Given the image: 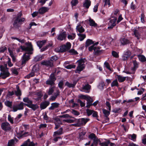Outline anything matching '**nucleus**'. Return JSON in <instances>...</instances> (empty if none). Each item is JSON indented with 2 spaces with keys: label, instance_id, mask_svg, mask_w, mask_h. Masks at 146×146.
<instances>
[{
  "label": "nucleus",
  "instance_id": "f257e3e1",
  "mask_svg": "<svg viewBox=\"0 0 146 146\" xmlns=\"http://www.w3.org/2000/svg\"><path fill=\"white\" fill-rule=\"evenodd\" d=\"M25 44L27 47L24 46H20L21 48L23 50L27 51V52L25 53L23 56L22 64L23 65L25 64L27 61L30 59V54H32V51L33 50L31 43L26 42Z\"/></svg>",
  "mask_w": 146,
  "mask_h": 146
},
{
  "label": "nucleus",
  "instance_id": "f03ea898",
  "mask_svg": "<svg viewBox=\"0 0 146 146\" xmlns=\"http://www.w3.org/2000/svg\"><path fill=\"white\" fill-rule=\"evenodd\" d=\"M0 70L1 72L0 74V78L5 79L9 76L10 74L8 70L6 64L0 65Z\"/></svg>",
  "mask_w": 146,
  "mask_h": 146
},
{
  "label": "nucleus",
  "instance_id": "7ed1b4c3",
  "mask_svg": "<svg viewBox=\"0 0 146 146\" xmlns=\"http://www.w3.org/2000/svg\"><path fill=\"white\" fill-rule=\"evenodd\" d=\"M86 62V60L84 59H80L77 61L78 63V65L75 71L76 73H80V72L83 70L85 67L84 63Z\"/></svg>",
  "mask_w": 146,
  "mask_h": 146
},
{
  "label": "nucleus",
  "instance_id": "20e7f679",
  "mask_svg": "<svg viewBox=\"0 0 146 146\" xmlns=\"http://www.w3.org/2000/svg\"><path fill=\"white\" fill-rule=\"evenodd\" d=\"M89 120V119L87 118H80L77 120L76 123L74 125L77 127L84 125Z\"/></svg>",
  "mask_w": 146,
  "mask_h": 146
},
{
  "label": "nucleus",
  "instance_id": "39448f33",
  "mask_svg": "<svg viewBox=\"0 0 146 146\" xmlns=\"http://www.w3.org/2000/svg\"><path fill=\"white\" fill-rule=\"evenodd\" d=\"M25 103L23 102H21L20 104L18 105H15L13 107V111L14 112H15L18 110H22L23 109V106Z\"/></svg>",
  "mask_w": 146,
  "mask_h": 146
},
{
  "label": "nucleus",
  "instance_id": "423d86ee",
  "mask_svg": "<svg viewBox=\"0 0 146 146\" xmlns=\"http://www.w3.org/2000/svg\"><path fill=\"white\" fill-rule=\"evenodd\" d=\"M1 127L5 131L9 130L11 129V126L10 124L7 122L2 123L1 125Z\"/></svg>",
  "mask_w": 146,
  "mask_h": 146
},
{
  "label": "nucleus",
  "instance_id": "0eeeda50",
  "mask_svg": "<svg viewBox=\"0 0 146 146\" xmlns=\"http://www.w3.org/2000/svg\"><path fill=\"white\" fill-rule=\"evenodd\" d=\"M91 88V86L88 84H87L84 86L80 89V91L82 92H84L86 93H89L90 92Z\"/></svg>",
  "mask_w": 146,
  "mask_h": 146
},
{
  "label": "nucleus",
  "instance_id": "6e6552de",
  "mask_svg": "<svg viewBox=\"0 0 146 146\" xmlns=\"http://www.w3.org/2000/svg\"><path fill=\"white\" fill-rule=\"evenodd\" d=\"M117 20V19L115 18L114 19H111L110 20L108 23V29H112L114 26L116 25V22Z\"/></svg>",
  "mask_w": 146,
  "mask_h": 146
},
{
  "label": "nucleus",
  "instance_id": "1a4fd4ad",
  "mask_svg": "<svg viewBox=\"0 0 146 146\" xmlns=\"http://www.w3.org/2000/svg\"><path fill=\"white\" fill-rule=\"evenodd\" d=\"M66 32H61L58 35L57 39L59 40L62 41L66 39Z\"/></svg>",
  "mask_w": 146,
  "mask_h": 146
},
{
  "label": "nucleus",
  "instance_id": "9d476101",
  "mask_svg": "<svg viewBox=\"0 0 146 146\" xmlns=\"http://www.w3.org/2000/svg\"><path fill=\"white\" fill-rule=\"evenodd\" d=\"M41 64L43 65H44L47 67H52L53 65V62L50 60H44L41 62Z\"/></svg>",
  "mask_w": 146,
  "mask_h": 146
},
{
  "label": "nucleus",
  "instance_id": "9b49d317",
  "mask_svg": "<svg viewBox=\"0 0 146 146\" xmlns=\"http://www.w3.org/2000/svg\"><path fill=\"white\" fill-rule=\"evenodd\" d=\"M35 144L33 142H31L30 139H28L20 146H35Z\"/></svg>",
  "mask_w": 146,
  "mask_h": 146
},
{
  "label": "nucleus",
  "instance_id": "f8f14e48",
  "mask_svg": "<svg viewBox=\"0 0 146 146\" xmlns=\"http://www.w3.org/2000/svg\"><path fill=\"white\" fill-rule=\"evenodd\" d=\"M89 138L93 140L94 144L97 145L98 143V139L94 133L91 134L89 135Z\"/></svg>",
  "mask_w": 146,
  "mask_h": 146
},
{
  "label": "nucleus",
  "instance_id": "ddd939ff",
  "mask_svg": "<svg viewBox=\"0 0 146 146\" xmlns=\"http://www.w3.org/2000/svg\"><path fill=\"white\" fill-rule=\"evenodd\" d=\"M133 35L138 40L141 38V35L139 31L136 29H134L133 31Z\"/></svg>",
  "mask_w": 146,
  "mask_h": 146
},
{
  "label": "nucleus",
  "instance_id": "4468645a",
  "mask_svg": "<svg viewBox=\"0 0 146 146\" xmlns=\"http://www.w3.org/2000/svg\"><path fill=\"white\" fill-rule=\"evenodd\" d=\"M25 105L32 109L34 111H35L38 108V106L37 104H33V103H31L30 104H25Z\"/></svg>",
  "mask_w": 146,
  "mask_h": 146
},
{
  "label": "nucleus",
  "instance_id": "2eb2a0df",
  "mask_svg": "<svg viewBox=\"0 0 146 146\" xmlns=\"http://www.w3.org/2000/svg\"><path fill=\"white\" fill-rule=\"evenodd\" d=\"M29 135L28 132H24L23 131L20 132L17 134V137L20 138L21 137H26Z\"/></svg>",
  "mask_w": 146,
  "mask_h": 146
},
{
  "label": "nucleus",
  "instance_id": "dca6fc26",
  "mask_svg": "<svg viewBox=\"0 0 146 146\" xmlns=\"http://www.w3.org/2000/svg\"><path fill=\"white\" fill-rule=\"evenodd\" d=\"M76 32H78L80 33H82L84 32L85 30L82 26L81 25V23L78 24L76 28Z\"/></svg>",
  "mask_w": 146,
  "mask_h": 146
},
{
  "label": "nucleus",
  "instance_id": "f3484780",
  "mask_svg": "<svg viewBox=\"0 0 146 146\" xmlns=\"http://www.w3.org/2000/svg\"><path fill=\"white\" fill-rule=\"evenodd\" d=\"M65 48V46L64 45H62L59 47L55 48L54 50L55 51L57 52H62L66 51Z\"/></svg>",
  "mask_w": 146,
  "mask_h": 146
},
{
  "label": "nucleus",
  "instance_id": "a211bd4d",
  "mask_svg": "<svg viewBox=\"0 0 146 146\" xmlns=\"http://www.w3.org/2000/svg\"><path fill=\"white\" fill-rule=\"evenodd\" d=\"M76 37V33L74 32H70L67 34V38L70 40L74 39Z\"/></svg>",
  "mask_w": 146,
  "mask_h": 146
},
{
  "label": "nucleus",
  "instance_id": "6ab92c4d",
  "mask_svg": "<svg viewBox=\"0 0 146 146\" xmlns=\"http://www.w3.org/2000/svg\"><path fill=\"white\" fill-rule=\"evenodd\" d=\"M15 94L17 96H20L22 93L21 90L19 89V86L17 85L16 86V90H14Z\"/></svg>",
  "mask_w": 146,
  "mask_h": 146
},
{
  "label": "nucleus",
  "instance_id": "aec40b11",
  "mask_svg": "<svg viewBox=\"0 0 146 146\" xmlns=\"http://www.w3.org/2000/svg\"><path fill=\"white\" fill-rule=\"evenodd\" d=\"M100 144L101 146H113L114 144L113 143H110L109 141L100 143Z\"/></svg>",
  "mask_w": 146,
  "mask_h": 146
},
{
  "label": "nucleus",
  "instance_id": "412c9836",
  "mask_svg": "<svg viewBox=\"0 0 146 146\" xmlns=\"http://www.w3.org/2000/svg\"><path fill=\"white\" fill-rule=\"evenodd\" d=\"M81 97L85 99L86 100L87 103H92L93 102L92 99L90 97L86 95H82L81 96Z\"/></svg>",
  "mask_w": 146,
  "mask_h": 146
},
{
  "label": "nucleus",
  "instance_id": "4be33fe9",
  "mask_svg": "<svg viewBox=\"0 0 146 146\" xmlns=\"http://www.w3.org/2000/svg\"><path fill=\"white\" fill-rule=\"evenodd\" d=\"M50 103L48 101H45V102L41 103L40 104V108L41 109H45L49 105Z\"/></svg>",
  "mask_w": 146,
  "mask_h": 146
},
{
  "label": "nucleus",
  "instance_id": "5701e85b",
  "mask_svg": "<svg viewBox=\"0 0 146 146\" xmlns=\"http://www.w3.org/2000/svg\"><path fill=\"white\" fill-rule=\"evenodd\" d=\"M91 2L90 0H84L83 3L84 7L88 9L91 5Z\"/></svg>",
  "mask_w": 146,
  "mask_h": 146
},
{
  "label": "nucleus",
  "instance_id": "b1692460",
  "mask_svg": "<svg viewBox=\"0 0 146 146\" xmlns=\"http://www.w3.org/2000/svg\"><path fill=\"white\" fill-rule=\"evenodd\" d=\"M49 10L48 7H43L40 8L38 10V13L40 14H43L47 12Z\"/></svg>",
  "mask_w": 146,
  "mask_h": 146
},
{
  "label": "nucleus",
  "instance_id": "393cba45",
  "mask_svg": "<svg viewBox=\"0 0 146 146\" xmlns=\"http://www.w3.org/2000/svg\"><path fill=\"white\" fill-rule=\"evenodd\" d=\"M59 91L58 90H57L56 93L54 94V95L51 97L50 98V100L52 101L54 100L57 98L58 96L59 95Z\"/></svg>",
  "mask_w": 146,
  "mask_h": 146
},
{
  "label": "nucleus",
  "instance_id": "a878e982",
  "mask_svg": "<svg viewBox=\"0 0 146 146\" xmlns=\"http://www.w3.org/2000/svg\"><path fill=\"white\" fill-rule=\"evenodd\" d=\"M116 78L119 82H124L125 80L126 77H123L120 75H117V78Z\"/></svg>",
  "mask_w": 146,
  "mask_h": 146
},
{
  "label": "nucleus",
  "instance_id": "bb28decb",
  "mask_svg": "<svg viewBox=\"0 0 146 146\" xmlns=\"http://www.w3.org/2000/svg\"><path fill=\"white\" fill-rule=\"evenodd\" d=\"M77 83V82L74 81L73 83H71L68 82H66L65 85L69 88H73L74 87Z\"/></svg>",
  "mask_w": 146,
  "mask_h": 146
},
{
  "label": "nucleus",
  "instance_id": "cd10ccee",
  "mask_svg": "<svg viewBox=\"0 0 146 146\" xmlns=\"http://www.w3.org/2000/svg\"><path fill=\"white\" fill-rule=\"evenodd\" d=\"M111 111L107 110L105 109H103L102 110V112L104 114L105 117L108 119L109 118H108V116L110 115V112Z\"/></svg>",
  "mask_w": 146,
  "mask_h": 146
},
{
  "label": "nucleus",
  "instance_id": "c85d7f7f",
  "mask_svg": "<svg viewBox=\"0 0 146 146\" xmlns=\"http://www.w3.org/2000/svg\"><path fill=\"white\" fill-rule=\"evenodd\" d=\"M132 63L133 65V67L132 68V70L135 71L138 68L139 63L137 62L135 60H133Z\"/></svg>",
  "mask_w": 146,
  "mask_h": 146
},
{
  "label": "nucleus",
  "instance_id": "c756f323",
  "mask_svg": "<svg viewBox=\"0 0 146 146\" xmlns=\"http://www.w3.org/2000/svg\"><path fill=\"white\" fill-rule=\"evenodd\" d=\"M59 104L58 103L55 102L52 103L51 104V106L49 108L50 110H53L55 108H58L59 105Z\"/></svg>",
  "mask_w": 146,
  "mask_h": 146
},
{
  "label": "nucleus",
  "instance_id": "7c9ffc66",
  "mask_svg": "<svg viewBox=\"0 0 146 146\" xmlns=\"http://www.w3.org/2000/svg\"><path fill=\"white\" fill-rule=\"evenodd\" d=\"M128 138L131 140L133 141H136V135L135 134H133L132 135L128 134L127 135Z\"/></svg>",
  "mask_w": 146,
  "mask_h": 146
},
{
  "label": "nucleus",
  "instance_id": "2f4dec72",
  "mask_svg": "<svg viewBox=\"0 0 146 146\" xmlns=\"http://www.w3.org/2000/svg\"><path fill=\"white\" fill-rule=\"evenodd\" d=\"M120 42L121 45H125L128 43V40L126 38H123L120 40Z\"/></svg>",
  "mask_w": 146,
  "mask_h": 146
},
{
  "label": "nucleus",
  "instance_id": "473e14b6",
  "mask_svg": "<svg viewBox=\"0 0 146 146\" xmlns=\"http://www.w3.org/2000/svg\"><path fill=\"white\" fill-rule=\"evenodd\" d=\"M46 40H43L41 41H38L37 42V45L40 48L46 43Z\"/></svg>",
  "mask_w": 146,
  "mask_h": 146
},
{
  "label": "nucleus",
  "instance_id": "72a5a7b5",
  "mask_svg": "<svg viewBox=\"0 0 146 146\" xmlns=\"http://www.w3.org/2000/svg\"><path fill=\"white\" fill-rule=\"evenodd\" d=\"M137 57L139 60L142 62H145L146 61V58L143 55L140 54L138 55Z\"/></svg>",
  "mask_w": 146,
  "mask_h": 146
},
{
  "label": "nucleus",
  "instance_id": "f704fd0d",
  "mask_svg": "<svg viewBox=\"0 0 146 146\" xmlns=\"http://www.w3.org/2000/svg\"><path fill=\"white\" fill-rule=\"evenodd\" d=\"M89 25L90 26L94 27H96L97 26V24L96 23L95 21L91 18H90L89 19Z\"/></svg>",
  "mask_w": 146,
  "mask_h": 146
},
{
  "label": "nucleus",
  "instance_id": "c9c22d12",
  "mask_svg": "<svg viewBox=\"0 0 146 146\" xmlns=\"http://www.w3.org/2000/svg\"><path fill=\"white\" fill-rule=\"evenodd\" d=\"M8 50L9 52L10 55L12 58L13 61V62H15L16 60L15 56L13 54V52L9 48L8 49Z\"/></svg>",
  "mask_w": 146,
  "mask_h": 146
},
{
  "label": "nucleus",
  "instance_id": "e433bc0d",
  "mask_svg": "<svg viewBox=\"0 0 146 146\" xmlns=\"http://www.w3.org/2000/svg\"><path fill=\"white\" fill-rule=\"evenodd\" d=\"M20 23L19 22V19L17 17L13 23L14 26L16 28H18L19 27Z\"/></svg>",
  "mask_w": 146,
  "mask_h": 146
},
{
  "label": "nucleus",
  "instance_id": "4c0bfd02",
  "mask_svg": "<svg viewBox=\"0 0 146 146\" xmlns=\"http://www.w3.org/2000/svg\"><path fill=\"white\" fill-rule=\"evenodd\" d=\"M78 35L79 37V39L80 41H82L86 37V35L85 34L79 33L78 34Z\"/></svg>",
  "mask_w": 146,
  "mask_h": 146
},
{
  "label": "nucleus",
  "instance_id": "58836bf2",
  "mask_svg": "<svg viewBox=\"0 0 146 146\" xmlns=\"http://www.w3.org/2000/svg\"><path fill=\"white\" fill-rule=\"evenodd\" d=\"M23 101L24 102L27 103V104H25L24 105H25V104H30L31 103H33L32 101L27 97L24 98Z\"/></svg>",
  "mask_w": 146,
  "mask_h": 146
},
{
  "label": "nucleus",
  "instance_id": "ea45409f",
  "mask_svg": "<svg viewBox=\"0 0 146 146\" xmlns=\"http://www.w3.org/2000/svg\"><path fill=\"white\" fill-rule=\"evenodd\" d=\"M55 125V127L54 128L56 129H57L60 126V124L61 123V121L59 119H58L54 123Z\"/></svg>",
  "mask_w": 146,
  "mask_h": 146
},
{
  "label": "nucleus",
  "instance_id": "a19ab883",
  "mask_svg": "<svg viewBox=\"0 0 146 146\" xmlns=\"http://www.w3.org/2000/svg\"><path fill=\"white\" fill-rule=\"evenodd\" d=\"M15 141L13 139L9 140L8 143V146H14Z\"/></svg>",
  "mask_w": 146,
  "mask_h": 146
},
{
  "label": "nucleus",
  "instance_id": "79ce46f5",
  "mask_svg": "<svg viewBox=\"0 0 146 146\" xmlns=\"http://www.w3.org/2000/svg\"><path fill=\"white\" fill-rule=\"evenodd\" d=\"M118 84L117 80L116 79L115 80H113L111 84V86L113 87L114 86H118Z\"/></svg>",
  "mask_w": 146,
  "mask_h": 146
},
{
  "label": "nucleus",
  "instance_id": "37998d69",
  "mask_svg": "<svg viewBox=\"0 0 146 146\" xmlns=\"http://www.w3.org/2000/svg\"><path fill=\"white\" fill-rule=\"evenodd\" d=\"M76 65L74 64H69L66 65L65 67L68 69H70L72 68H74L76 67Z\"/></svg>",
  "mask_w": 146,
  "mask_h": 146
},
{
  "label": "nucleus",
  "instance_id": "c03bdc74",
  "mask_svg": "<svg viewBox=\"0 0 146 146\" xmlns=\"http://www.w3.org/2000/svg\"><path fill=\"white\" fill-rule=\"evenodd\" d=\"M93 42L91 40L88 39L86 40V46H88L90 45L93 44Z\"/></svg>",
  "mask_w": 146,
  "mask_h": 146
},
{
  "label": "nucleus",
  "instance_id": "a18cd8bd",
  "mask_svg": "<svg viewBox=\"0 0 146 146\" xmlns=\"http://www.w3.org/2000/svg\"><path fill=\"white\" fill-rule=\"evenodd\" d=\"M11 70L13 74L16 75L18 74V72L17 71V69L15 68H11Z\"/></svg>",
  "mask_w": 146,
  "mask_h": 146
},
{
  "label": "nucleus",
  "instance_id": "49530a36",
  "mask_svg": "<svg viewBox=\"0 0 146 146\" xmlns=\"http://www.w3.org/2000/svg\"><path fill=\"white\" fill-rule=\"evenodd\" d=\"M78 3V0H72L71 1V4L72 7L76 5Z\"/></svg>",
  "mask_w": 146,
  "mask_h": 146
},
{
  "label": "nucleus",
  "instance_id": "de8ad7c7",
  "mask_svg": "<svg viewBox=\"0 0 146 146\" xmlns=\"http://www.w3.org/2000/svg\"><path fill=\"white\" fill-rule=\"evenodd\" d=\"M12 102H10L9 101H6L5 102V105L9 107L10 108H11L12 107Z\"/></svg>",
  "mask_w": 146,
  "mask_h": 146
},
{
  "label": "nucleus",
  "instance_id": "09e8293b",
  "mask_svg": "<svg viewBox=\"0 0 146 146\" xmlns=\"http://www.w3.org/2000/svg\"><path fill=\"white\" fill-rule=\"evenodd\" d=\"M60 117L65 118H72V116L69 115L68 114H65L60 115Z\"/></svg>",
  "mask_w": 146,
  "mask_h": 146
},
{
  "label": "nucleus",
  "instance_id": "8fccbe9b",
  "mask_svg": "<svg viewBox=\"0 0 146 146\" xmlns=\"http://www.w3.org/2000/svg\"><path fill=\"white\" fill-rule=\"evenodd\" d=\"M35 75V74L34 72H32L27 75L25 77V78L29 79L30 78L33 77Z\"/></svg>",
  "mask_w": 146,
  "mask_h": 146
},
{
  "label": "nucleus",
  "instance_id": "3c124183",
  "mask_svg": "<svg viewBox=\"0 0 146 146\" xmlns=\"http://www.w3.org/2000/svg\"><path fill=\"white\" fill-rule=\"evenodd\" d=\"M104 66L110 71L111 72L112 71L111 70L109 64L108 62H105L104 63Z\"/></svg>",
  "mask_w": 146,
  "mask_h": 146
},
{
  "label": "nucleus",
  "instance_id": "603ef678",
  "mask_svg": "<svg viewBox=\"0 0 146 146\" xmlns=\"http://www.w3.org/2000/svg\"><path fill=\"white\" fill-rule=\"evenodd\" d=\"M54 87H53L49 88V90L48 92V94L49 95H51L53 92L54 91Z\"/></svg>",
  "mask_w": 146,
  "mask_h": 146
},
{
  "label": "nucleus",
  "instance_id": "864d4df0",
  "mask_svg": "<svg viewBox=\"0 0 146 146\" xmlns=\"http://www.w3.org/2000/svg\"><path fill=\"white\" fill-rule=\"evenodd\" d=\"M140 17H141V22L143 23H145V16L144 14L143 13L141 14Z\"/></svg>",
  "mask_w": 146,
  "mask_h": 146
},
{
  "label": "nucleus",
  "instance_id": "5fc2aeb1",
  "mask_svg": "<svg viewBox=\"0 0 146 146\" xmlns=\"http://www.w3.org/2000/svg\"><path fill=\"white\" fill-rule=\"evenodd\" d=\"M46 84H47L52 85L54 84V82L53 81L49 79L46 81Z\"/></svg>",
  "mask_w": 146,
  "mask_h": 146
},
{
  "label": "nucleus",
  "instance_id": "6e6d98bb",
  "mask_svg": "<svg viewBox=\"0 0 146 146\" xmlns=\"http://www.w3.org/2000/svg\"><path fill=\"white\" fill-rule=\"evenodd\" d=\"M64 46H65L66 50H67L70 48L71 46V44L70 42H68Z\"/></svg>",
  "mask_w": 146,
  "mask_h": 146
},
{
  "label": "nucleus",
  "instance_id": "4d7b16f0",
  "mask_svg": "<svg viewBox=\"0 0 146 146\" xmlns=\"http://www.w3.org/2000/svg\"><path fill=\"white\" fill-rule=\"evenodd\" d=\"M58 59V57L56 56H52L50 58V60L51 62H53V61H55Z\"/></svg>",
  "mask_w": 146,
  "mask_h": 146
},
{
  "label": "nucleus",
  "instance_id": "13d9d810",
  "mask_svg": "<svg viewBox=\"0 0 146 146\" xmlns=\"http://www.w3.org/2000/svg\"><path fill=\"white\" fill-rule=\"evenodd\" d=\"M111 54L115 58H117L119 57L118 53L114 51H112Z\"/></svg>",
  "mask_w": 146,
  "mask_h": 146
},
{
  "label": "nucleus",
  "instance_id": "bf43d9fd",
  "mask_svg": "<svg viewBox=\"0 0 146 146\" xmlns=\"http://www.w3.org/2000/svg\"><path fill=\"white\" fill-rule=\"evenodd\" d=\"M8 121L11 123H13V117H12L11 116L9 115H8Z\"/></svg>",
  "mask_w": 146,
  "mask_h": 146
},
{
  "label": "nucleus",
  "instance_id": "052dcab7",
  "mask_svg": "<svg viewBox=\"0 0 146 146\" xmlns=\"http://www.w3.org/2000/svg\"><path fill=\"white\" fill-rule=\"evenodd\" d=\"M71 112L75 115H78L80 114L79 112L74 110H72Z\"/></svg>",
  "mask_w": 146,
  "mask_h": 146
},
{
  "label": "nucleus",
  "instance_id": "680f3d73",
  "mask_svg": "<svg viewBox=\"0 0 146 146\" xmlns=\"http://www.w3.org/2000/svg\"><path fill=\"white\" fill-rule=\"evenodd\" d=\"M42 59V56H37L34 58L35 61H37L41 60Z\"/></svg>",
  "mask_w": 146,
  "mask_h": 146
},
{
  "label": "nucleus",
  "instance_id": "e2e57ef3",
  "mask_svg": "<svg viewBox=\"0 0 146 146\" xmlns=\"http://www.w3.org/2000/svg\"><path fill=\"white\" fill-rule=\"evenodd\" d=\"M8 60L7 62V64H8V65L10 67H11L12 66H13V64L11 62V60L10 58H8Z\"/></svg>",
  "mask_w": 146,
  "mask_h": 146
},
{
  "label": "nucleus",
  "instance_id": "0e129e2a",
  "mask_svg": "<svg viewBox=\"0 0 146 146\" xmlns=\"http://www.w3.org/2000/svg\"><path fill=\"white\" fill-rule=\"evenodd\" d=\"M131 52L129 51H126L124 54L125 55H126L127 57L129 58L131 55Z\"/></svg>",
  "mask_w": 146,
  "mask_h": 146
},
{
  "label": "nucleus",
  "instance_id": "69168bd1",
  "mask_svg": "<svg viewBox=\"0 0 146 146\" xmlns=\"http://www.w3.org/2000/svg\"><path fill=\"white\" fill-rule=\"evenodd\" d=\"M36 95L38 96V98L35 99L36 100H39V99H40L42 96L41 93L40 92H37Z\"/></svg>",
  "mask_w": 146,
  "mask_h": 146
},
{
  "label": "nucleus",
  "instance_id": "338daca9",
  "mask_svg": "<svg viewBox=\"0 0 146 146\" xmlns=\"http://www.w3.org/2000/svg\"><path fill=\"white\" fill-rule=\"evenodd\" d=\"M50 80L53 81L54 82L56 80V79L55 78V76L54 74H52L50 75V78H49Z\"/></svg>",
  "mask_w": 146,
  "mask_h": 146
},
{
  "label": "nucleus",
  "instance_id": "774afa93",
  "mask_svg": "<svg viewBox=\"0 0 146 146\" xmlns=\"http://www.w3.org/2000/svg\"><path fill=\"white\" fill-rule=\"evenodd\" d=\"M142 143L144 144H146V134L143 135V138L142 139Z\"/></svg>",
  "mask_w": 146,
  "mask_h": 146
}]
</instances>
